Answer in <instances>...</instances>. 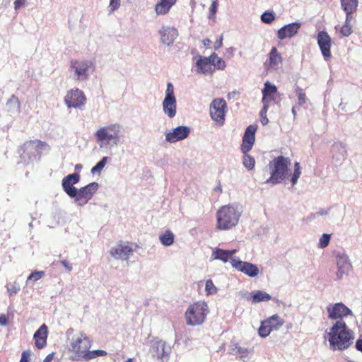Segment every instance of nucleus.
I'll return each mask as SVG.
<instances>
[{
  "instance_id": "1",
  "label": "nucleus",
  "mask_w": 362,
  "mask_h": 362,
  "mask_svg": "<svg viewBox=\"0 0 362 362\" xmlns=\"http://www.w3.org/2000/svg\"><path fill=\"white\" fill-rule=\"evenodd\" d=\"M327 339L331 350L344 351L354 343V333L344 320H337L329 328Z\"/></svg>"
},
{
  "instance_id": "2",
  "label": "nucleus",
  "mask_w": 362,
  "mask_h": 362,
  "mask_svg": "<svg viewBox=\"0 0 362 362\" xmlns=\"http://www.w3.org/2000/svg\"><path fill=\"white\" fill-rule=\"evenodd\" d=\"M242 215L241 207L238 204H228L221 206L216 213L217 228L230 230L239 222Z\"/></svg>"
},
{
  "instance_id": "3",
  "label": "nucleus",
  "mask_w": 362,
  "mask_h": 362,
  "mask_svg": "<svg viewBox=\"0 0 362 362\" xmlns=\"http://www.w3.org/2000/svg\"><path fill=\"white\" fill-rule=\"evenodd\" d=\"M123 136V127L118 123L102 127L95 133V139L100 147L110 144L117 146Z\"/></svg>"
},
{
  "instance_id": "4",
  "label": "nucleus",
  "mask_w": 362,
  "mask_h": 362,
  "mask_svg": "<svg viewBox=\"0 0 362 362\" xmlns=\"http://www.w3.org/2000/svg\"><path fill=\"white\" fill-rule=\"evenodd\" d=\"M291 160L283 156H279L271 160L268 164L270 177L264 183L272 186L282 182L286 177Z\"/></svg>"
},
{
  "instance_id": "5",
  "label": "nucleus",
  "mask_w": 362,
  "mask_h": 362,
  "mask_svg": "<svg viewBox=\"0 0 362 362\" xmlns=\"http://www.w3.org/2000/svg\"><path fill=\"white\" fill-rule=\"evenodd\" d=\"M92 341L89 337L85 333L80 332L71 339L69 348L71 355L69 358L73 361H87Z\"/></svg>"
},
{
  "instance_id": "6",
  "label": "nucleus",
  "mask_w": 362,
  "mask_h": 362,
  "mask_svg": "<svg viewBox=\"0 0 362 362\" xmlns=\"http://www.w3.org/2000/svg\"><path fill=\"white\" fill-rule=\"evenodd\" d=\"M209 312L208 305L204 301H197L191 304L185 313L186 324L189 326L202 325Z\"/></svg>"
},
{
  "instance_id": "7",
  "label": "nucleus",
  "mask_w": 362,
  "mask_h": 362,
  "mask_svg": "<svg viewBox=\"0 0 362 362\" xmlns=\"http://www.w3.org/2000/svg\"><path fill=\"white\" fill-rule=\"evenodd\" d=\"M69 69L74 80L85 81L95 71V65L90 60L72 59L70 62Z\"/></svg>"
},
{
  "instance_id": "8",
  "label": "nucleus",
  "mask_w": 362,
  "mask_h": 362,
  "mask_svg": "<svg viewBox=\"0 0 362 362\" xmlns=\"http://www.w3.org/2000/svg\"><path fill=\"white\" fill-rule=\"evenodd\" d=\"M332 255L337 266L336 278L341 280L349 274L352 270V264L348 255L342 249L334 250Z\"/></svg>"
},
{
  "instance_id": "9",
  "label": "nucleus",
  "mask_w": 362,
  "mask_h": 362,
  "mask_svg": "<svg viewBox=\"0 0 362 362\" xmlns=\"http://www.w3.org/2000/svg\"><path fill=\"white\" fill-rule=\"evenodd\" d=\"M164 114L169 118H174L177 114V101L174 93V86L172 83H167L165 98L162 103Z\"/></svg>"
},
{
  "instance_id": "10",
  "label": "nucleus",
  "mask_w": 362,
  "mask_h": 362,
  "mask_svg": "<svg viewBox=\"0 0 362 362\" xmlns=\"http://www.w3.org/2000/svg\"><path fill=\"white\" fill-rule=\"evenodd\" d=\"M99 187V185L97 182H91L88 185L77 189L76 190V195L71 197L74 199V202L78 206H83L86 205L96 193Z\"/></svg>"
},
{
  "instance_id": "11",
  "label": "nucleus",
  "mask_w": 362,
  "mask_h": 362,
  "mask_svg": "<svg viewBox=\"0 0 362 362\" xmlns=\"http://www.w3.org/2000/svg\"><path fill=\"white\" fill-rule=\"evenodd\" d=\"M150 353L156 361L165 362L169 359L171 346L163 340H155L151 343Z\"/></svg>"
},
{
  "instance_id": "12",
  "label": "nucleus",
  "mask_w": 362,
  "mask_h": 362,
  "mask_svg": "<svg viewBox=\"0 0 362 362\" xmlns=\"http://www.w3.org/2000/svg\"><path fill=\"white\" fill-rule=\"evenodd\" d=\"M210 116L211 119L220 125L225 122L227 104L223 98H215L210 104Z\"/></svg>"
},
{
  "instance_id": "13",
  "label": "nucleus",
  "mask_w": 362,
  "mask_h": 362,
  "mask_svg": "<svg viewBox=\"0 0 362 362\" xmlns=\"http://www.w3.org/2000/svg\"><path fill=\"white\" fill-rule=\"evenodd\" d=\"M327 316L331 320H342L344 317L353 315V313L343 303H330L326 307Z\"/></svg>"
},
{
  "instance_id": "14",
  "label": "nucleus",
  "mask_w": 362,
  "mask_h": 362,
  "mask_svg": "<svg viewBox=\"0 0 362 362\" xmlns=\"http://www.w3.org/2000/svg\"><path fill=\"white\" fill-rule=\"evenodd\" d=\"M86 101L83 92L78 88L69 90L64 98V103L68 107L81 108Z\"/></svg>"
},
{
  "instance_id": "15",
  "label": "nucleus",
  "mask_w": 362,
  "mask_h": 362,
  "mask_svg": "<svg viewBox=\"0 0 362 362\" xmlns=\"http://www.w3.org/2000/svg\"><path fill=\"white\" fill-rule=\"evenodd\" d=\"M231 265L237 271L251 278L256 277L259 273V268L257 265L249 262L242 261L239 259V258L231 259Z\"/></svg>"
},
{
  "instance_id": "16",
  "label": "nucleus",
  "mask_w": 362,
  "mask_h": 362,
  "mask_svg": "<svg viewBox=\"0 0 362 362\" xmlns=\"http://www.w3.org/2000/svg\"><path fill=\"white\" fill-rule=\"evenodd\" d=\"M191 132L190 127L187 126H178L172 131L165 132V141L173 144L187 138Z\"/></svg>"
},
{
  "instance_id": "17",
  "label": "nucleus",
  "mask_w": 362,
  "mask_h": 362,
  "mask_svg": "<svg viewBox=\"0 0 362 362\" xmlns=\"http://www.w3.org/2000/svg\"><path fill=\"white\" fill-rule=\"evenodd\" d=\"M81 176L78 173H74L65 176L62 180V187L64 192L70 197L76 195V185L80 181Z\"/></svg>"
},
{
  "instance_id": "18",
  "label": "nucleus",
  "mask_w": 362,
  "mask_h": 362,
  "mask_svg": "<svg viewBox=\"0 0 362 362\" xmlns=\"http://www.w3.org/2000/svg\"><path fill=\"white\" fill-rule=\"evenodd\" d=\"M134 252V250L127 243H118L110 249V255L116 259L127 260Z\"/></svg>"
},
{
  "instance_id": "19",
  "label": "nucleus",
  "mask_w": 362,
  "mask_h": 362,
  "mask_svg": "<svg viewBox=\"0 0 362 362\" xmlns=\"http://www.w3.org/2000/svg\"><path fill=\"white\" fill-rule=\"evenodd\" d=\"M257 129V125H250L247 127L243 138V143L240 146V150L243 153L249 152L252 148L255 141Z\"/></svg>"
},
{
  "instance_id": "20",
  "label": "nucleus",
  "mask_w": 362,
  "mask_h": 362,
  "mask_svg": "<svg viewBox=\"0 0 362 362\" xmlns=\"http://www.w3.org/2000/svg\"><path fill=\"white\" fill-rule=\"evenodd\" d=\"M318 46L320 49L322 56L325 60L331 57V37L328 33L325 31H320L317 36Z\"/></svg>"
},
{
  "instance_id": "21",
  "label": "nucleus",
  "mask_w": 362,
  "mask_h": 362,
  "mask_svg": "<svg viewBox=\"0 0 362 362\" xmlns=\"http://www.w3.org/2000/svg\"><path fill=\"white\" fill-rule=\"evenodd\" d=\"M158 33L160 36L161 43L168 47L173 45L175 40L178 36L177 29L173 27L163 26Z\"/></svg>"
},
{
  "instance_id": "22",
  "label": "nucleus",
  "mask_w": 362,
  "mask_h": 362,
  "mask_svg": "<svg viewBox=\"0 0 362 362\" xmlns=\"http://www.w3.org/2000/svg\"><path fill=\"white\" fill-rule=\"evenodd\" d=\"M216 57L217 54L214 52L208 57H200L196 62L198 71L204 74H212L214 71V68L212 67L211 63H213L214 59Z\"/></svg>"
},
{
  "instance_id": "23",
  "label": "nucleus",
  "mask_w": 362,
  "mask_h": 362,
  "mask_svg": "<svg viewBox=\"0 0 362 362\" xmlns=\"http://www.w3.org/2000/svg\"><path fill=\"white\" fill-rule=\"evenodd\" d=\"M301 25V23L293 22L283 26L277 32L278 38L282 40L294 37L298 33Z\"/></svg>"
},
{
  "instance_id": "24",
  "label": "nucleus",
  "mask_w": 362,
  "mask_h": 362,
  "mask_svg": "<svg viewBox=\"0 0 362 362\" xmlns=\"http://www.w3.org/2000/svg\"><path fill=\"white\" fill-rule=\"evenodd\" d=\"M283 62L281 54L278 52L276 47L272 48L269 53V60L264 65L268 71L278 70Z\"/></svg>"
},
{
  "instance_id": "25",
  "label": "nucleus",
  "mask_w": 362,
  "mask_h": 362,
  "mask_svg": "<svg viewBox=\"0 0 362 362\" xmlns=\"http://www.w3.org/2000/svg\"><path fill=\"white\" fill-rule=\"evenodd\" d=\"M237 252V250H222L218 247H216L211 254V260H220L224 263L228 262V261L231 264V259H238L236 257H233V255Z\"/></svg>"
},
{
  "instance_id": "26",
  "label": "nucleus",
  "mask_w": 362,
  "mask_h": 362,
  "mask_svg": "<svg viewBox=\"0 0 362 362\" xmlns=\"http://www.w3.org/2000/svg\"><path fill=\"white\" fill-rule=\"evenodd\" d=\"M48 329L45 324L42 325L35 332L33 338L37 348L42 349L47 345Z\"/></svg>"
},
{
  "instance_id": "27",
  "label": "nucleus",
  "mask_w": 362,
  "mask_h": 362,
  "mask_svg": "<svg viewBox=\"0 0 362 362\" xmlns=\"http://www.w3.org/2000/svg\"><path fill=\"white\" fill-rule=\"evenodd\" d=\"M277 88L275 85L270 83L267 81L264 83V87L262 90V103L263 105H267L269 106L271 101L275 100L276 97Z\"/></svg>"
},
{
  "instance_id": "28",
  "label": "nucleus",
  "mask_w": 362,
  "mask_h": 362,
  "mask_svg": "<svg viewBox=\"0 0 362 362\" xmlns=\"http://www.w3.org/2000/svg\"><path fill=\"white\" fill-rule=\"evenodd\" d=\"M272 299V296L265 291L257 290L251 293V300L253 304L260 302H267Z\"/></svg>"
},
{
  "instance_id": "29",
  "label": "nucleus",
  "mask_w": 362,
  "mask_h": 362,
  "mask_svg": "<svg viewBox=\"0 0 362 362\" xmlns=\"http://www.w3.org/2000/svg\"><path fill=\"white\" fill-rule=\"evenodd\" d=\"M6 108L10 112H21V103L18 98L13 95L6 102Z\"/></svg>"
},
{
  "instance_id": "30",
  "label": "nucleus",
  "mask_w": 362,
  "mask_h": 362,
  "mask_svg": "<svg viewBox=\"0 0 362 362\" xmlns=\"http://www.w3.org/2000/svg\"><path fill=\"white\" fill-rule=\"evenodd\" d=\"M159 240L163 245L168 247L174 243L175 235L171 230H166L159 235Z\"/></svg>"
},
{
  "instance_id": "31",
  "label": "nucleus",
  "mask_w": 362,
  "mask_h": 362,
  "mask_svg": "<svg viewBox=\"0 0 362 362\" xmlns=\"http://www.w3.org/2000/svg\"><path fill=\"white\" fill-rule=\"evenodd\" d=\"M269 323V327L272 330H278L281 327L284 323V321L282 318H281L277 314H274L272 316L267 318Z\"/></svg>"
},
{
  "instance_id": "32",
  "label": "nucleus",
  "mask_w": 362,
  "mask_h": 362,
  "mask_svg": "<svg viewBox=\"0 0 362 362\" xmlns=\"http://www.w3.org/2000/svg\"><path fill=\"white\" fill-rule=\"evenodd\" d=\"M232 354L239 356L240 358H245L247 357L250 351L248 349L242 347L238 344H234L233 347L231 349Z\"/></svg>"
},
{
  "instance_id": "33",
  "label": "nucleus",
  "mask_w": 362,
  "mask_h": 362,
  "mask_svg": "<svg viewBox=\"0 0 362 362\" xmlns=\"http://www.w3.org/2000/svg\"><path fill=\"white\" fill-rule=\"evenodd\" d=\"M243 164L248 170H252L255 165V159L253 156L248 154V152L243 153Z\"/></svg>"
},
{
  "instance_id": "34",
  "label": "nucleus",
  "mask_w": 362,
  "mask_h": 362,
  "mask_svg": "<svg viewBox=\"0 0 362 362\" xmlns=\"http://www.w3.org/2000/svg\"><path fill=\"white\" fill-rule=\"evenodd\" d=\"M172 6L165 1L159 0V2L155 6V11L157 15H165L168 13Z\"/></svg>"
},
{
  "instance_id": "35",
  "label": "nucleus",
  "mask_w": 362,
  "mask_h": 362,
  "mask_svg": "<svg viewBox=\"0 0 362 362\" xmlns=\"http://www.w3.org/2000/svg\"><path fill=\"white\" fill-rule=\"evenodd\" d=\"M269 323H270L267 320H264L261 322L260 327L258 329L259 335L262 337H267L269 335L271 332L272 331V329L269 327Z\"/></svg>"
},
{
  "instance_id": "36",
  "label": "nucleus",
  "mask_w": 362,
  "mask_h": 362,
  "mask_svg": "<svg viewBox=\"0 0 362 362\" xmlns=\"http://www.w3.org/2000/svg\"><path fill=\"white\" fill-rule=\"evenodd\" d=\"M343 10H356L358 0H340Z\"/></svg>"
},
{
  "instance_id": "37",
  "label": "nucleus",
  "mask_w": 362,
  "mask_h": 362,
  "mask_svg": "<svg viewBox=\"0 0 362 362\" xmlns=\"http://www.w3.org/2000/svg\"><path fill=\"white\" fill-rule=\"evenodd\" d=\"M295 92L298 98V105L302 106L305 104L308 98L303 90L300 87L296 86Z\"/></svg>"
},
{
  "instance_id": "38",
  "label": "nucleus",
  "mask_w": 362,
  "mask_h": 362,
  "mask_svg": "<svg viewBox=\"0 0 362 362\" xmlns=\"http://www.w3.org/2000/svg\"><path fill=\"white\" fill-rule=\"evenodd\" d=\"M109 160L108 157H103L94 167H93L90 170V172L93 175L95 173H100L102 170L104 168L106 165L107 160Z\"/></svg>"
},
{
  "instance_id": "39",
  "label": "nucleus",
  "mask_w": 362,
  "mask_h": 362,
  "mask_svg": "<svg viewBox=\"0 0 362 362\" xmlns=\"http://www.w3.org/2000/svg\"><path fill=\"white\" fill-rule=\"evenodd\" d=\"M300 174H301V170H300V163L298 162H296L294 163L293 173L291 178V182L293 186L297 183L298 180L300 176Z\"/></svg>"
},
{
  "instance_id": "40",
  "label": "nucleus",
  "mask_w": 362,
  "mask_h": 362,
  "mask_svg": "<svg viewBox=\"0 0 362 362\" xmlns=\"http://www.w3.org/2000/svg\"><path fill=\"white\" fill-rule=\"evenodd\" d=\"M332 151H338L342 159L346 157V151L345 146L342 143H336L332 146Z\"/></svg>"
},
{
  "instance_id": "41",
  "label": "nucleus",
  "mask_w": 362,
  "mask_h": 362,
  "mask_svg": "<svg viewBox=\"0 0 362 362\" xmlns=\"http://www.w3.org/2000/svg\"><path fill=\"white\" fill-rule=\"evenodd\" d=\"M275 19L273 11H265L261 16V21L267 24L271 23Z\"/></svg>"
},
{
  "instance_id": "42",
  "label": "nucleus",
  "mask_w": 362,
  "mask_h": 362,
  "mask_svg": "<svg viewBox=\"0 0 362 362\" xmlns=\"http://www.w3.org/2000/svg\"><path fill=\"white\" fill-rule=\"evenodd\" d=\"M351 24L346 23L340 28L339 33L342 37H348L352 33Z\"/></svg>"
},
{
  "instance_id": "43",
  "label": "nucleus",
  "mask_w": 362,
  "mask_h": 362,
  "mask_svg": "<svg viewBox=\"0 0 362 362\" xmlns=\"http://www.w3.org/2000/svg\"><path fill=\"white\" fill-rule=\"evenodd\" d=\"M269 107L267 105H263V107L259 112L260 115V122L262 125L265 126L269 123V119L267 117V112L268 111Z\"/></svg>"
},
{
  "instance_id": "44",
  "label": "nucleus",
  "mask_w": 362,
  "mask_h": 362,
  "mask_svg": "<svg viewBox=\"0 0 362 362\" xmlns=\"http://www.w3.org/2000/svg\"><path fill=\"white\" fill-rule=\"evenodd\" d=\"M6 288L8 295L10 296L16 295L21 289L19 284L17 283L16 281H15L13 284L11 285H8Z\"/></svg>"
},
{
  "instance_id": "45",
  "label": "nucleus",
  "mask_w": 362,
  "mask_h": 362,
  "mask_svg": "<svg viewBox=\"0 0 362 362\" xmlns=\"http://www.w3.org/2000/svg\"><path fill=\"white\" fill-rule=\"evenodd\" d=\"M205 291L207 295L216 293L217 291L216 287L214 286L212 280L208 279L205 284Z\"/></svg>"
},
{
  "instance_id": "46",
  "label": "nucleus",
  "mask_w": 362,
  "mask_h": 362,
  "mask_svg": "<svg viewBox=\"0 0 362 362\" xmlns=\"http://www.w3.org/2000/svg\"><path fill=\"white\" fill-rule=\"evenodd\" d=\"M45 275V272L43 271H35L32 272L27 278V283L29 281H38L42 279Z\"/></svg>"
},
{
  "instance_id": "47",
  "label": "nucleus",
  "mask_w": 362,
  "mask_h": 362,
  "mask_svg": "<svg viewBox=\"0 0 362 362\" xmlns=\"http://www.w3.org/2000/svg\"><path fill=\"white\" fill-rule=\"evenodd\" d=\"M212 67L218 70H223L226 67V62L220 57L217 56L216 59H214L213 63H211Z\"/></svg>"
},
{
  "instance_id": "48",
  "label": "nucleus",
  "mask_w": 362,
  "mask_h": 362,
  "mask_svg": "<svg viewBox=\"0 0 362 362\" xmlns=\"http://www.w3.org/2000/svg\"><path fill=\"white\" fill-rule=\"evenodd\" d=\"M107 355V352L104 350H94L90 351L87 357V361L97 358L98 356H103Z\"/></svg>"
},
{
  "instance_id": "49",
  "label": "nucleus",
  "mask_w": 362,
  "mask_h": 362,
  "mask_svg": "<svg viewBox=\"0 0 362 362\" xmlns=\"http://www.w3.org/2000/svg\"><path fill=\"white\" fill-rule=\"evenodd\" d=\"M330 241V235L324 233L320 238L318 247L320 248H325L326 247Z\"/></svg>"
},
{
  "instance_id": "50",
  "label": "nucleus",
  "mask_w": 362,
  "mask_h": 362,
  "mask_svg": "<svg viewBox=\"0 0 362 362\" xmlns=\"http://www.w3.org/2000/svg\"><path fill=\"white\" fill-rule=\"evenodd\" d=\"M218 6V3L217 0L213 1L211 3V5L210 6V9H209V11H210V14L209 16V18H214L215 17V15L217 12Z\"/></svg>"
},
{
  "instance_id": "51",
  "label": "nucleus",
  "mask_w": 362,
  "mask_h": 362,
  "mask_svg": "<svg viewBox=\"0 0 362 362\" xmlns=\"http://www.w3.org/2000/svg\"><path fill=\"white\" fill-rule=\"evenodd\" d=\"M346 13V19L345 22L346 23L351 24V21L353 19V13L355 12L356 10H344Z\"/></svg>"
},
{
  "instance_id": "52",
  "label": "nucleus",
  "mask_w": 362,
  "mask_h": 362,
  "mask_svg": "<svg viewBox=\"0 0 362 362\" xmlns=\"http://www.w3.org/2000/svg\"><path fill=\"white\" fill-rule=\"evenodd\" d=\"M26 1L27 0H16L13 4L15 10L17 11L21 7L25 6Z\"/></svg>"
},
{
  "instance_id": "53",
  "label": "nucleus",
  "mask_w": 362,
  "mask_h": 362,
  "mask_svg": "<svg viewBox=\"0 0 362 362\" xmlns=\"http://www.w3.org/2000/svg\"><path fill=\"white\" fill-rule=\"evenodd\" d=\"M120 6V0H110V6L112 10L117 9Z\"/></svg>"
},
{
  "instance_id": "54",
  "label": "nucleus",
  "mask_w": 362,
  "mask_h": 362,
  "mask_svg": "<svg viewBox=\"0 0 362 362\" xmlns=\"http://www.w3.org/2000/svg\"><path fill=\"white\" fill-rule=\"evenodd\" d=\"M30 352L28 351H23L21 355V358L20 360V362H29V358H30Z\"/></svg>"
},
{
  "instance_id": "55",
  "label": "nucleus",
  "mask_w": 362,
  "mask_h": 362,
  "mask_svg": "<svg viewBox=\"0 0 362 362\" xmlns=\"http://www.w3.org/2000/svg\"><path fill=\"white\" fill-rule=\"evenodd\" d=\"M223 45V35H221L214 43V49H218Z\"/></svg>"
},
{
  "instance_id": "56",
  "label": "nucleus",
  "mask_w": 362,
  "mask_h": 362,
  "mask_svg": "<svg viewBox=\"0 0 362 362\" xmlns=\"http://www.w3.org/2000/svg\"><path fill=\"white\" fill-rule=\"evenodd\" d=\"M329 213V209H320L318 211L316 212L317 216H327Z\"/></svg>"
},
{
  "instance_id": "57",
  "label": "nucleus",
  "mask_w": 362,
  "mask_h": 362,
  "mask_svg": "<svg viewBox=\"0 0 362 362\" xmlns=\"http://www.w3.org/2000/svg\"><path fill=\"white\" fill-rule=\"evenodd\" d=\"M8 324V318L5 315H0V325L6 326Z\"/></svg>"
},
{
  "instance_id": "58",
  "label": "nucleus",
  "mask_w": 362,
  "mask_h": 362,
  "mask_svg": "<svg viewBox=\"0 0 362 362\" xmlns=\"http://www.w3.org/2000/svg\"><path fill=\"white\" fill-rule=\"evenodd\" d=\"M357 351L362 353V339H358L355 344Z\"/></svg>"
},
{
  "instance_id": "59",
  "label": "nucleus",
  "mask_w": 362,
  "mask_h": 362,
  "mask_svg": "<svg viewBox=\"0 0 362 362\" xmlns=\"http://www.w3.org/2000/svg\"><path fill=\"white\" fill-rule=\"evenodd\" d=\"M61 263L68 271L70 272L72 270V267L69 264V262L66 260H62Z\"/></svg>"
},
{
  "instance_id": "60",
  "label": "nucleus",
  "mask_w": 362,
  "mask_h": 362,
  "mask_svg": "<svg viewBox=\"0 0 362 362\" xmlns=\"http://www.w3.org/2000/svg\"><path fill=\"white\" fill-rule=\"evenodd\" d=\"M35 143H37L38 144V146L40 145V146H42L44 145V143H42V141H39V140H36V141H27L25 144V146H30V145H33V144Z\"/></svg>"
},
{
  "instance_id": "61",
  "label": "nucleus",
  "mask_w": 362,
  "mask_h": 362,
  "mask_svg": "<svg viewBox=\"0 0 362 362\" xmlns=\"http://www.w3.org/2000/svg\"><path fill=\"white\" fill-rule=\"evenodd\" d=\"M53 357H54V353H51L45 357L43 362H50L53 359Z\"/></svg>"
},
{
  "instance_id": "62",
  "label": "nucleus",
  "mask_w": 362,
  "mask_h": 362,
  "mask_svg": "<svg viewBox=\"0 0 362 362\" xmlns=\"http://www.w3.org/2000/svg\"><path fill=\"white\" fill-rule=\"evenodd\" d=\"M211 40L209 39H204L203 40V44L205 47H209L210 44H211Z\"/></svg>"
},
{
  "instance_id": "63",
  "label": "nucleus",
  "mask_w": 362,
  "mask_h": 362,
  "mask_svg": "<svg viewBox=\"0 0 362 362\" xmlns=\"http://www.w3.org/2000/svg\"><path fill=\"white\" fill-rule=\"evenodd\" d=\"M74 168L76 171L80 172L83 168V165L81 164H76Z\"/></svg>"
},
{
  "instance_id": "64",
  "label": "nucleus",
  "mask_w": 362,
  "mask_h": 362,
  "mask_svg": "<svg viewBox=\"0 0 362 362\" xmlns=\"http://www.w3.org/2000/svg\"><path fill=\"white\" fill-rule=\"evenodd\" d=\"M317 216V215L316 214V213L315 214H310L308 216V220L309 221H311L314 218H315V217Z\"/></svg>"
}]
</instances>
